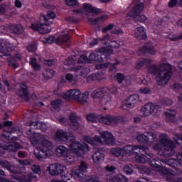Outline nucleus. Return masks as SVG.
Returning <instances> with one entry per match:
<instances>
[{
  "mask_svg": "<svg viewBox=\"0 0 182 182\" xmlns=\"http://www.w3.org/2000/svg\"><path fill=\"white\" fill-rule=\"evenodd\" d=\"M148 65H149L147 66L148 72L156 76L155 80L159 86H166L168 84L170 79L173 77V66L171 64L162 63L159 65V68L154 64Z\"/></svg>",
  "mask_w": 182,
  "mask_h": 182,
  "instance_id": "nucleus-1",
  "label": "nucleus"
},
{
  "mask_svg": "<svg viewBox=\"0 0 182 182\" xmlns=\"http://www.w3.org/2000/svg\"><path fill=\"white\" fill-rule=\"evenodd\" d=\"M68 147L73 155L68 154L67 156L64 157L67 163H75L76 158L74 156L82 157V156H85L86 151H90L89 145L85 142L73 141L69 144Z\"/></svg>",
  "mask_w": 182,
  "mask_h": 182,
  "instance_id": "nucleus-2",
  "label": "nucleus"
},
{
  "mask_svg": "<svg viewBox=\"0 0 182 182\" xmlns=\"http://www.w3.org/2000/svg\"><path fill=\"white\" fill-rule=\"evenodd\" d=\"M41 146H37L34 151V156L37 160L42 161L46 157H49L52 153L53 144L52 141L42 136L40 139Z\"/></svg>",
  "mask_w": 182,
  "mask_h": 182,
  "instance_id": "nucleus-3",
  "label": "nucleus"
},
{
  "mask_svg": "<svg viewBox=\"0 0 182 182\" xmlns=\"http://www.w3.org/2000/svg\"><path fill=\"white\" fill-rule=\"evenodd\" d=\"M159 140L161 144L164 147L161 156L164 157V159H168V157L176 154V144H174L173 140L167 138V134H161L159 136Z\"/></svg>",
  "mask_w": 182,
  "mask_h": 182,
  "instance_id": "nucleus-4",
  "label": "nucleus"
},
{
  "mask_svg": "<svg viewBox=\"0 0 182 182\" xmlns=\"http://www.w3.org/2000/svg\"><path fill=\"white\" fill-rule=\"evenodd\" d=\"M144 151H145V154H136V156H135L136 161H137V163H141L142 164H146V163H148L151 167L159 171L160 168L163 166L161 162H160L159 160L151 159L153 157V154L149 151L148 148H144Z\"/></svg>",
  "mask_w": 182,
  "mask_h": 182,
  "instance_id": "nucleus-5",
  "label": "nucleus"
},
{
  "mask_svg": "<svg viewBox=\"0 0 182 182\" xmlns=\"http://www.w3.org/2000/svg\"><path fill=\"white\" fill-rule=\"evenodd\" d=\"M144 9V2H137L133 7L132 11L128 12L126 18L136 19L137 22L144 23L145 21H147V17L144 15H140L141 11Z\"/></svg>",
  "mask_w": 182,
  "mask_h": 182,
  "instance_id": "nucleus-6",
  "label": "nucleus"
},
{
  "mask_svg": "<svg viewBox=\"0 0 182 182\" xmlns=\"http://www.w3.org/2000/svg\"><path fill=\"white\" fill-rule=\"evenodd\" d=\"M102 139L105 144H107V146H114V144H116V139L113 136V134L108 131H104L101 133V137L95 135L92 138V141H94L92 146H96L97 143H102Z\"/></svg>",
  "mask_w": 182,
  "mask_h": 182,
  "instance_id": "nucleus-7",
  "label": "nucleus"
},
{
  "mask_svg": "<svg viewBox=\"0 0 182 182\" xmlns=\"http://www.w3.org/2000/svg\"><path fill=\"white\" fill-rule=\"evenodd\" d=\"M109 65H110V63H100L96 65V69L100 71L95 72L87 77V82H100V80H103V79H105L103 76H105V73H106V71L103 69L109 68Z\"/></svg>",
  "mask_w": 182,
  "mask_h": 182,
  "instance_id": "nucleus-8",
  "label": "nucleus"
},
{
  "mask_svg": "<svg viewBox=\"0 0 182 182\" xmlns=\"http://www.w3.org/2000/svg\"><path fill=\"white\" fill-rule=\"evenodd\" d=\"M99 123L105 124L106 126H112V124H119V123H124V117L123 116H112L111 114L102 115L98 117Z\"/></svg>",
  "mask_w": 182,
  "mask_h": 182,
  "instance_id": "nucleus-9",
  "label": "nucleus"
},
{
  "mask_svg": "<svg viewBox=\"0 0 182 182\" xmlns=\"http://www.w3.org/2000/svg\"><path fill=\"white\" fill-rule=\"evenodd\" d=\"M43 23H37L31 24V29L35 32H39L41 35L45 33H50V29L48 28L49 25H52V21L48 19L46 16H43Z\"/></svg>",
  "mask_w": 182,
  "mask_h": 182,
  "instance_id": "nucleus-10",
  "label": "nucleus"
},
{
  "mask_svg": "<svg viewBox=\"0 0 182 182\" xmlns=\"http://www.w3.org/2000/svg\"><path fill=\"white\" fill-rule=\"evenodd\" d=\"M55 139L58 141H77L76 136L72 132H65L63 129L58 130L55 133Z\"/></svg>",
  "mask_w": 182,
  "mask_h": 182,
  "instance_id": "nucleus-11",
  "label": "nucleus"
},
{
  "mask_svg": "<svg viewBox=\"0 0 182 182\" xmlns=\"http://www.w3.org/2000/svg\"><path fill=\"white\" fill-rule=\"evenodd\" d=\"M48 171L50 176H61L62 178L65 177V166L62 164L56 163L51 164L48 167Z\"/></svg>",
  "mask_w": 182,
  "mask_h": 182,
  "instance_id": "nucleus-12",
  "label": "nucleus"
},
{
  "mask_svg": "<svg viewBox=\"0 0 182 182\" xmlns=\"http://www.w3.org/2000/svg\"><path fill=\"white\" fill-rule=\"evenodd\" d=\"M156 135L154 132H149L138 135L136 140L141 144H151V143H154V139H156Z\"/></svg>",
  "mask_w": 182,
  "mask_h": 182,
  "instance_id": "nucleus-13",
  "label": "nucleus"
},
{
  "mask_svg": "<svg viewBox=\"0 0 182 182\" xmlns=\"http://www.w3.org/2000/svg\"><path fill=\"white\" fill-rule=\"evenodd\" d=\"M87 164L85 161H81L77 169L73 171V176L75 178H79V180H83L86 177L87 173Z\"/></svg>",
  "mask_w": 182,
  "mask_h": 182,
  "instance_id": "nucleus-14",
  "label": "nucleus"
},
{
  "mask_svg": "<svg viewBox=\"0 0 182 182\" xmlns=\"http://www.w3.org/2000/svg\"><path fill=\"white\" fill-rule=\"evenodd\" d=\"M160 109H161L160 105H155L151 102H149L141 107V113L143 114L144 117H147V116L153 114L156 110V112H159Z\"/></svg>",
  "mask_w": 182,
  "mask_h": 182,
  "instance_id": "nucleus-15",
  "label": "nucleus"
},
{
  "mask_svg": "<svg viewBox=\"0 0 182 182\" xmlns=\"http://www.w3.org/2000/svg\"><path fill=\"white\" fill-rule=\"evenodd\" d=\"M157 51L151 42L145 43V44L137 50L138 55H146V53L149 55H155Z\"/></svg>",
  "mask_w": 182,
  "mask_h": 182,
  "instance_id": "nucleus-16",
  "label": "nucleus"
},
{
  "mask_svg": "<svg viewBox=\"0 0 182 182\" xmlns=\"http://www.w3.org/2000/svg\"><path fill=\"white\" fill-rule=\"evenodd\" d=\"M139 99H140V97L137 94H134L127 97L126 100L122 102L123 109H132V107H133V106H134V105L139 102Z\"/></svg>",
  "mask_w": 182,
  "mask_h": 182,
  "instance_id": "nucleus-17",
  "label": "nucleus"
},
{
  "mask_svg": "<svg viewBox=\"0 0 182 182\" xmlns=\"http://www.w3.org/2000/svg\"><path fill=\"white\" fill-rule=\"evenodd\" d=\"M0 148L3 149V150H7L11 153H16L21 149V144L18 142L9 144L6 141H1L0 142Z\"/></svg>",
  "mask_w": 182,
  "mask_h": 182,
  "instance_id": "nucleus-18",
  "label": "nucleus"
},
{
  "mask_svg": "<svg viewBox=\"0 0 182 182\" xmlns=\"http://www.w3.org/2000/svg\"><path fill=\"white\" fill-rule=\"evenodd\" d=\"M105 148L100 147L92 154V159L95 164H102L105 161Z\"/></svg>",
  "mask_w": 182,
  "mask_h": 182,
  "instance_id": "nucleus-19",
  "label": "nucleus"
},
{
  "mask_svg": "<svg viewBox=\"0 0 182 182\" xmlns=\"http://www.w3.org/2000/svg\"><path fill=\"white\" fill-rule=\"evenodd\" d=\"M176 159H169L166 161V164L167 166H169L170 167H172L175 170H177L178 167L182 166V153H178L176 155Z\"/></svg>",
  "mask_w": 182,
  "mask_h": 182,
  "instance_id": "nucleus-20",
  "label": "nucleus"
},
{
  "mask_svg": "<svg viewBox=\"0 0 182 182\" xmlns=\"http://www.w3.org/2000/svg\"><path fill=\"white\" fill-rule=\"evenodd\" d=\"M124 150V154L126 156L127 154H134V153H136L137 154H145V151H144V154H139L136 151L139 150H141V146H133V145H127L124 146L123 148ZM144 149H147L146 146H143L142 150H144Z\"/></svg>",
  "mask_w": 182,
  "mask_h": 182,
  "instance_id": "nucleus-21",
  "label": "nucleus"
},
{
  "mask_svg": "<svg viewBox=\"0 0 182 182\" xmlns=\"http://www.w3.org/2000/svg\"><path fill=\"white\" fill-rule=\"evenodd\" d=\"M17 96L25 97L26 102H29V87L26 83H22L20 88L16 91Z\"/></svg>",
  "mask_w": 182,
  "mask_h": 182,
  "instance_id": "nucleus-22",
  "label": "nucleus"
},
{
  "mask_svg": "<svg viewBox=\"0 0 182 182\" xmlns=\"http://www.w3.org/2000/svg\"><path fill=\"white\" fill-rule=\"evenodd\" d=\"M90 59L93 62H105V60L110 59V55L107 53L97 54L96 53H91L90 54Z\"/></svg>",
  "mask_w": 182,
  "mask_h": 182,
  "instance_id": "nucleus-23",
  "label": "nucleus"
},
{
  "mask_svg": "<svg viewBox=\"0 0 182 182\" xmlns=\"http://www.w3.org/2000/svg\"><path fill=\"white\" fill-rule=\"evenodd\" d=\"M18 132H19V128H18L17 127L4 129L1 133V137H3L4 140L9 141L11 140V134L18 133Z\"/></svg>",
  "mask_w": 182,
  "mask_h": 182,
  "instance_id": "nucleus-24",
  "label": "nucleus"
},
{
  "mask_svg": "<svg viewBox=\"0 0 182 182\" xmlns=\"http://www.w3.org/2000/svg\"><path fill=\"white\" fill-rule=\"evenodd\" d=\"M0 166H1L3 168H6V170L9 171L12 174H19V171L18 170V168L12 166L11 162L6 160H0Z\"/></svg>",
  "mask_w": 182,
  "mask_h": 182,
  "instance_id": "nucleus-25",
  "label": "nucleus"
},
{
  "mask_svg": "<svg viewBox=\"0 0 182 182\" xmlns=\"http://www.w3.org/2000/svg\"><path fill=\"white\" fill-rule=\"evenodd\" d=\"M82 92H80V90H70L65 92L63 95L64 99H73V100H76L77 102V100L80 97V95Z\"/></svg>",
  "mask_w": 182,
  "mask_h": 182,
  "instance_id": "nucleus-26",
  "label": "nucleus"
},
{
  "mask_svg": "<svg viewBox=\"0 0 182 182\" xmlns=\"http://www.w3.org/2000/svg\"><path fill=\"white\" fill-rule=\"evenodd\" d=\"M164 116L166 117V122H168V123H176L177 119V112H176V110L173 109H167L165 112H164Z\"/></svg>",
  "mask_w": 182,
  "mask_h": 182,
  "instance_id": "nucleus-27",
  "label": "nucleus"
},
{
  "mask_svg": "<svg viewBox=\"0 0 182 182\" xmlns=\"http://www.w3.org/2000/svg\"><path fill=\"white\" fill-rule=\"evenodd\" d=\"M34 178H38V176L32 173L27 174H18L16 177V179L20 182H32Z\"/></svg>",
  "mask_w": 182,
  "mask_h": 182,
  "instance_id": "nucleus-28",
  "label": "nucleus"
},
{
  "mask_svg": "<svg viewBox=\"0 0 182 182\" xmlns=\"http://www.w3.org/2000/svg\"><path fill=\"white\" fill-rule=\"evenodd\" d=\"M109 31H111V33H113L114 35H120V33H123V30L118 27H114V24L113 23H109L108 26L104 27L102 32V33H107Z\"/></svg>",
  "mask_w": 182,
  "mask_h": 182,
  "instance_id": "nucleus-29",
  "label": "nucleus"
},
{
  "mask_svg": "<svg viewBox=\"0 0 182 182\" xmlns=\"http://www.w3.org/2000/svg\"><path fill=\"white\" fill-rule=\"evenodd\" d=\"M151 63H153V60L150 58H139L135 63V69L136 70H140L144 65H151Z\"/></svg>",
  "mask_w": 182,
  "mask_h": 182,
  "instance_id": "nucleus-30",
  "label": "nucleus"
},
{
  "mask_svg": "<svg viewBox=\"0 0 182 182\" xmlns=\"http://www.w3.org/2000/svg\"><path fill=\"white\" fill-rule=\"evenodd\" d=\"M135 36L138 41H146L147 39L146 28L143 26L136 28L135 30Z\"/></svg>",
  "mask_w": 182,
  "mask_h": 182,
  "instance_id": "nucleus-31",
  "label": "nucleus"
},
{
  "mask_svg": "<svg viewBox=\"0 0 182 182\" xmlns=\"http://www.w3.org/2000/svg\"><path fill=\"white\" fill-rule=\"evenodd\" d=\"M55 154L58 157H66L69 154V149L66 146L60 145L56 148Z\"/></svg>",
  "mask_w": 182,
  "mask_h": 182,
  "instance_id": "nucleus-32",
  "label": "nucleus"
},
{
  "mask_svg": "<svg viewBox=\"0 0 182 182\" xmlns=\"http://www.w3.org/2000/svg\"><path fill=\"white\" fill-rule=\"evenodd\" d=\"M70 39V36L68 33H61L56 39L55 43L57 45H65V43H68L69 40Z\"/></svg>",
  "mask_w": 182,
  "mask_h": 182,
  "instance_id": "nucleus-33",
  "label": "nucleus"
},
{
  "mask_svg": "<svg viewBox=\"0 0 182 182\" xmlns=\"http://www.w3.org/2000/svg\"><path fill=\"white\" fill-rule=\"evenodd\" d=\"M31 127H33V129H35V130H41L42 132H46V129H48L46 124H45L42 122H39V121H36V122H31Z\"/></svg>",
  "mask_w": 182,
  "mask_h": 182,
  "instance_id": "nucleus-34",
  "label": "nucleus"
},
{
  "mask_svg": "<svg viewBox=\"0 0 182 182\" xmlns=\"http://www.w3.org/2000/svg\"><path fill=\"white\" fill-rule=\"evenodd\" d=\"M107 90L108 89L107 87L98 88L92 92L91 96L93 99H99L102 97L105 93H107Z\"/></svg>",
  "mask_w": 182,
  "mask_h": 182,
  "instance_id": "nucleus-35",
  "label": "nucleus"
},
{
  "mask_svg": "<svg viewBox=\"0 0 182 182\" xmlns=\"http://www.w3.org/2000/svg\"><path fill=\"white\" fill-rule=\"evenodd\" d=\"M83 9H85V12H89L90 14H102L101 9L93 8L92 5L87 3L83 4Z\"/></svg>",
  "mask_w": 182,
  "mask_h": 182,
  "instance_id": "nucleus-36",
  "label": "nucleus"
},
{
  "mask_svg": "<svg viewBox=\"0 0 182 182\" xmlns=\"http://www.w3.org/2000/svg\"><path fill=\"white\" fill-rule=\"evenodd\" d=\"M29 64L32 67L34 72H39V70L42 69V65L38 63V60L36 59V58H31Z\"/></svg>",
  "mask_w": 182,
  "mask_h": 182,
  "instance_id": "nucleus-37",
  "label": "nucleus"
},
{
  "mask_svg": "<svg viewBox=\"0 0 182 182\" xmlns=\"http://www.w3.org/2000/svg\"><path fill=\"white\" fill-rule=\"evenodd\" d=\"M10 29L15 35H21V33H23V27L19 24H11L10 26Z\"/></svg>",
  "mask_w": 182,
  "mask_h": 182,
  "instance_id": "nucleus-38",
  "label": "nucleus"
},
{
  "mask_svg": "<svg viewBox=\"0 0 182 182\" xmlns=\"http://www.w3.org/2000/svg\"><path fill=\"white\" fill-rule=\"evenodd\" d=\"M111 154H113V156H115L116 157H124V151L123 148L117 147V148H113L110 150Z\"/></svg>",
  "mask_w": 182,
  "mask_h": 182,
  "instance_id": "nucleus-39",
  "label": "nucleus"
},
{
  "mask_svg": "<svg viewBox=\"0 0 182 182\" xmlns=\"http://www.w3.org/2000/svg\"><path fill=\"white\" fill-rule=\"evenodd\" d=\"M110 182H127V178L123 175L117 174L111 176L109 178Z\"/></svg>",
  "mask_w": 182,
  "mask_h": 182,
  "instance_id": "nucleus-40",
  "label": "nucleus"
},
{
  "mask_svg": "<svg viewBox=\"0 0 182 182\" xmlns=\"http://www.w3.org/2000/svg\"><path fill=\"white\" fill-rule=\"evenodd\" d=\"M43 75L46 80H49V79H52L55 76V70L53 69L46 68L43 70Z\"/></svg>",
  "mask_w": 182,
  "mask_h": 182,
  "instance_id": "nucleus-41",
  "label": "nucleus"
},
{
  "mask_svg": "<svg viewBox=\"0 0 182 182\" xmlns=\"http://www.w3.org/2000/svg\"><path fill=\"white\" fill-rule=\"evenodd\" d=\"M87 99H89V91H85L84 93L80 94V98L77 102L81 103V105H85V103H87Z\"/></svg>",
  "mask_w": 182,
  "mask_h": 182,
  "instance_id": "nucleus-42",
  "label": "nucleus"
},
{
  "mask_svg": "<svg viewBox=\"0 0 182 182\" xmlns=\"http://www.w3.org/2000/svg\"><path fill=\"white\" fill-rule=\"evenodd\" d=\"M90 55L87 57V55H81L80 57L77 60V63L80 64H83V63H90V62H93L90 59Z\"/></svg>",
  "mask_w": 182,
  "mask_h": 182,
  "instance_id": "nucleus-43",
  "label": "nucleus"
},
{
  "mask_svg": "<svg viewBox=\"0 0 182 182\" xmlns=\"http://www.w3.org/2000/svg\"><path fill=\"white\" fill-rule=\"evenodd\" d=\"M86 119L87 122L91 123H97V122H99V115H96L95 114H89L86 116Z\"/></svg>",
  "mask_w": 182,
  "mask_h": 182,
  "instance_id": "nucleus-44",
  "label": "nucleus"
},
{
  "mask_svg": "<svg viewBox=\"0 0 182 182\" xmlns=\"http://www.w3.org/2000/svg\"><path fill=\"white\" fill-rule=\"evenodd\" d=\"M114 79H115L117 82V83H119V85H122V83H123V82L124 81V79H126V77L124 76V74L122 73H117L114 76Z\"/></svg>",
  "mask_w": 182,
  "mask_h": 182,
  "instance_id": "nucleus-45",
  "label": "nucleus"
},
{
  "mask_svg": "<svg viewBox=\"0 0 182 182\" xmlns=\"http://www.w3.org/2000/svg\"><path fill=\"white\" fill-rule=\"evenodd\" d=\"M60 106H62V100H54L51 102V107L55 110H59Z\"/></svg>",
  "mask_w": 182,
  "mask_h": 182,
  "instance_id": "nucleus-46",
  "label": "nucleus"
},
{
  "mask_svg": "<svg viewBox=\"0 0 182 182\" xmlns=\"http://www.w3.org/2000/svg\"><path fill=\"white\" fill-rule=\"evenodd\" d=\"M75 63H76V60L73 57H68L64 62V65H65V66H69L70 68L75 66Z\"/></svg>",
  "mask_w": 182,
  "mask_h": 182,
  "instance_id": "nucleus-47",
  "label": "nucleus"
},
{
  "mask_svg": "<svg viewBox=\"0 0 182 182\" xmlns=\"http://www.w3.org/2000/svg\"><path fill=\"white\" fill-rule=\"evenodd\" d=\"M169 39L171 42H178V41H182V32L179 33V34L170 35Z\"/></svg>",
  "mask_w": 182,
  "mask_h": 182,
  "instance_id": "nucleus-48",
  "label": "nucleus"
},
{
  "mask_svg": "<svg viewBox=\"0 0 182 182\" xmlns=\"http://www.w3.org/2000/svg\"><path fill=\"white\" fill-rule=\"evenodd\" d=\"M14 124V122L12 121H6L0 122V130L2 129H11L12 127V125Z\"/></svg>",
  "mask_w": 182,
  "mask_h": 182,
  "instance_id": "nucleus-49",
  "label": "nucleus"
},
{
  "mask_svg": "<svg viewBox=\"0 0 182 182\" xmlns=\"http://www.w3.org/2000/svg\"><path fill=\"white\" fill-rule=\"evenodd\" d=\"M124 173L127 174V176H131V174H133V169H132V165H126L124 168Z\"/></svg>",
  "mask_w": 182,
  "mask_h": 182,
  "instance_id": "nucleus-50",
  "label": "nucleus"
},
{
  "mask_svg": "<svg viewBox=\"0 0 182 182\" xmlns=\"http://www.w3.org/2000/svg\"><path fill=\"white\" fill-rule=\"evenodd\" d=\"M161 103L164 106H171L173 105V100L169 98H164L161 100Z\"/></svg>",
  "mask_w": 182,
  "mask_h": 182,
  "instance_id": "nucleus-51",
  "label": "nucleus"
},
{
  "mask_svg": "<svg viewBox=\"0 0 182 182\" xmlns=\"http://www.w3.org/2000/svg\"><path fill=\"white\" fill-rule=\"evenodd\" d=\"M31 170L33 172L32 174H34L35 176H36V174H41V166L38 165H33L31 168Z\"/></svg>",
  "mask_w": 182,
  "mask_h": 182,
  "instance_id": "nucleus-52",
  "label": "nucleus"
},
{
  "mask_svg": "<svg viewBox=\"0 0 182 182\" xmlns=\"http://www.w3.org/2000/svg\"><path fill=\"white\" fill-rule=\"evenodd\" d=\"M75 72H80V76H86L87 73H86L83 70H82V66L77 65L74 68Z\"/></svg>",
  "mask_w": 182,
  "mask_h": 182,
  "instance_id": "nucleus-53",
  "label": "nucleus"
},
{
  "mask_svg": "<svg viewBox=\"0 0 182 182\" xmlns=\"http://www.w3.org/2000/svg\"><path fill=\"white\" fill-rule=\"evenodd\" d=\"M65 2L68 6H76L78 4L77 0H65Z\"/></svg>",
  "mask_w": 182,
  "mask_h": 182,
  "instance_id": "nucleus-54",
  "label": "nucleus"
},
{
  "mask_svg": "<svg viewBox=\"0 0 182 182\" xmlns=\"http://www.w3.org/2000/svg\"><path fill=\"white\" fill-rule=\"evenodd\" d=\"M159 173H161L162 174H164L165 176L168 174L170 173V170L168 168H166L164 166H161V167L158 170Z\"/></svg>",
  "mask_w": 182,
  "mask_h": 182,
  "instance_id": "nucleus-55",
  "label": "nucleus"
},
{
  "mask_svg": "<svg viewBox=\"0 0 182 182\" xmlns=\"http://www.w3.org/2000/svg\"><path fill=\"white\" fill-rule=\"evenodd\" d=\"M85 182H100V181L96 176H91L85 180Z\"/></svg>",
  "mask_w": 182,
  "mask_h": 182,
  "instance_id": "nucleus-56",
  "label": "nucleus"
},
{
  "mask_svg": "<svg viewBox=\"0 0 182 182\" xmlns=\"http://www.w3.org/2000/svg\"><path fill=\"white\" fill-rule=\"evenodd\" d=\"M83 140L84 141H85L86 143H88L89 144H91V146H93V138H91L90 136L89 135H85L83 137Z\"/></svg>",
  "mask_w": 182,
  "mask_h": 182,
  "instance_id": "nucleus-57",
  "label": "nucleus"
},
{
  "mask_svg": "<svg viewBox=\"0 0 182 182\" xmlns=\"http://www.w3.org/2000/svg\"><path fill=\"white\" fill-rule=\"evenodd\" d=\"M49 21H50L52 23L53 22V19L56 18V14L53 11H48V16H46Z\"/></svg>",
  "mask_w": 182,
  "mask_h": 182,
  "instance_id": "nucleus-58",
  "label": "nucleus"
},
{
  "mask_svg": "<svg viewBox=\"0 0 182 182\" xmlns=\"http://www.w3.org/2000/svg\"><path fill=\"white\" fill-rule=\"evenodd\" d=\"M9 63L13 68H15L16 69L18 68V60H16V58H11Z\"/></svg>",
  "mask_w": 182,
  "mask_h": 182,
  "instance_id": "nucleus-59",
  "label": "nucleus"
},
{
  "mask_svg": "<svg viewBox=\"0 0 182 182\" xmlns=\"http://www.w3.org/2000/svg\"><path fill=\"white\" fill-rule=\"evenodd\" d=\"M178 4V0H170L168 3L169 8H176Z\"/></svg>",
  "mask_w": 182,
  "mask_h": 182,
  "instance_id": "nucleus-60",
  "label": "nucleus"
},
{
  "mask_svg": "<svg viewBox=\"0 0 182 182\" xmlns=\"http://www.w3.org/2000/svg\"><path fill=\"white\" fill-rule=\"evenodd\" d=\"M65 80L68 83H72L73 82V74L68 73L65 75Z\"/></svg>",
  "mask_w": 182,
  "mask_h": 182,
  "instance_id": "nucleus-61",
  "label": "nucleus"
},
{
  "mask_svg": "<svg viewBox=\"0 0 182 182\" xmlns=\"http://www.w3.org/2000/svg\"><path fill=\"white\" fill-rule=\"evenodd\" d=\"M171 88L173 89V90H175L176 92H177V90H181L182 85L180 83H173L171 86Z\"/></svg>",
  "mask_w": 182,
  "mask_h": 182,
  "instance_id": "nucleus-62",
  "label": "nucleus"
},
{
  "mask_svg": "<svg viewBox=\"0 0 182 182\" xmlns=\"http://www.w3.org/2000/svg\"><path fill=\"white\" fill-rule=\"evenodd\" d=\"M18 163L21 164V166H23V167H25V166H31V161L27 159L19 160Z\"/></svg>",
  "mask_w": 182,
  "mask_h": 182,
  "instance_id": "nucleus-63",
  "label": "nucleus"
},
{
  "mask_svg": "<svg viewBox=\"0 0 182 182\" xmlns=\"http://www.w3.org/2000/svg\"><path fill=\"white\" fill-rule=\"evenodd\" d=\"M71 126L74 130H77L79 129L80 124H79V122L75 121L74 122H71Z\"/></svg>",
  "mask_w": 182,
  "mask_h": 182,
  "instance_id": "nucleus-64",
  "label": "nucleus"
}]
</instances>
